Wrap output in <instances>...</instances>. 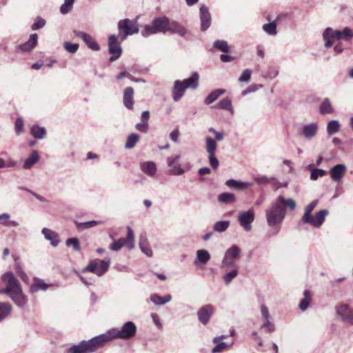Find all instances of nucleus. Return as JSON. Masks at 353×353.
Returning a JSON list of instances; mask_svg holds the SVG:
<instances>
[{
    "label": "nucleus",
    "instance_id": "obj_57",
    "mask_svg": "<svg viewBox=\"0 0 353 353\" xmlns=\"http://www.w3.org/2000/svg\"><path fill=\"white\" fill-rule=\"evenodd\" d=\"M136 128L137 130L145 133L148 130V123L142 121L141 123H139L136 125Z\"/></svg>",
    "mask_w": 353,
    "mask_h": 353
},
{
    "label": "nucleus",
    "instance_id": "obj_50",
    "mask_svg": "<svg viewBox=\"0 0 353 353\" xmlns=\"http://www.w3.org/2000/svg\"><path fill=\"white\" fill-rule=\"evenodd\" d=\"M64 48L66 51L70 53H75L79 49V45L77 43H72L71 42L66 41L64 43Z\"/></svg>",
    "mask_w": 353,
    "mask_h": 353
},
{
    "label": "nucleus",
    "instance_id": "obj_60",
    "mask_svg": "<svg viewBox=\"0 0 353 353\" xmlns=\"http://www.w3.org/2000/svg\"><path fill=\"white\" fill-rule=\"evenodd\" d=\"M261 314L265 320H268L270 317L268 309L265 305H262L261 307Z\"/></svg>",
    "mask_w": 353,
    "mask_h": 353
},
{
    "label": "nucleus",
    "instance_id": "obj_45",
    "mask_svg": "<svg viewBox=\"0 0 353 353\" xmlns=\"http://www.w3.org/2000/svg\"><path fill=\"white\" fill-rule=\"evenodd\" d=\"M100 223H101V221H90L88 222H84V223L75 222L77 228L78 230H81L94 227L95 225L100 224Z\"/></svg>",
    "mask_w": 353,
    "mask_h": 353
},
{
    "label": "nucleus",
    "instance_id": "obj_34",
    "mask_svg": "<svg viewBox=\"0 0 353 353\" xmlns=\"http://www.w3.org/2000/svg\"><path fill=\"white\" fill-rule=\"evenodd\" d=\"M30 134L36 139H41L46 134V129L38 125H33L30 129Z\"/></svg>",
    "mask_w": 353,
    "mask_h": 353
},
{
    "label": "nucleus",
    "instance_id": "obj_35",
    "mask_svg": "<svg viewBox=\"0 0 353 353\" xmlns=\"http://www.w3.org/2000/svg\"><path fill=\"white\" fill-rule=\"evenodd\" d=\"M12 305L9 303H0V321L3 320L11 312Z\"/></svg>",
    "mask_w": 353,
    "mask_h": 353
},
{
    "label": "nucleus",
    "instance_id": "obj_44",
    "mask_svg": "<svg viewBox=\"0 0 353 353\" xmlns=\"http://www.w3.org/2000/svg\"><path fill=\"white\" fill-rule=\"evenodd\" d=\"M139 139V136L137 134L132 133L130 134L128 138L125 145V148L131 149L133 148L137 144L138 140Z\"/></svg>",
    "mask_w": 353,
    "mask_h": 353
},
{
    "label": "nucleus",
    "instance_id": "obj_53",
    "mask_svg": "<svg viewBox=\"0 0 353 353\" xmlns=\"http://www.w3.org/2000/svg\"><path fill=\"white\" fill-rule=\"evenodd\" d=\"M66 245H72L73 250L75 251H79L81 249L80 244L77 238L68 239L66 241Z\"/></svg>",
    "mask_w": 353,
    "mask_h": 353
},
{
    "label": "nucleus",
    "instance_id": "obj_46",
    "mask_svg": "<svg viewBox=\"0 0 353 353\" xmlns=\"http://www.w3.org/2000/svg\"><path fill=\"white\" fill-rule=\"evenodd\" d=\"M230 225L229 221H220L215 223L214 225V230L218 232H225Z\"/></svg>",
    "mask_w": 353,
    "mask_h": 353
},
{
    "label": "nucleus",
    "instance_id": "obj_15",
    "mask_svg": "<svg viewBox=\"0 0 353 353\" xmlns=\"http://www.w3.org/2000/svg\"><path fill=\"white\" fill-rule=\"evenodd\" d=\"M214 307L208 304L201 307L197 312L199 321L203 325H206L214 313Z\"/></svg>",
    "mask_w": 353,
    "mask_h": 353
},
{
    "label": "nucleus",
    "instance_id": "obj_39",
    "mask_svg": "<svg viewBox=\"0 0 353 353\" xmlns=\"http://www.w3.org/2000/svg\"><path fill=\"white\" fill-rule=\"evenodd\" d=\"M280 17H277L275 21L264 24L263 26V29L265 32L270 35H274L276 34V21L279 20Z\"/></svg>",
    "mask_w": 353,
    "mask_h": 353
},
{
    "label": "nucleus",
    "instance_id": "obj_40",
    "mask_svg": "<svg viewBox=\"0 0 353 353\" xmlns=\"http://www.w3.org/2000/svg\"><path fill=\"white\" fill-rule=\"evenodd\" d=\"M196 259L199 263L205 265L210 259V254L205 250H199L196 252Z\"/></svg>",
    "mask_w": 353,
    "mask_h": 353
},
{
    "label": "nucleus",
    "instance_id": "obj_8",
    "mask_svg": "<svg viewBox=\"0 0 353 353\" xmlns=\"http://www.w3.org/2000/svg\"><path fill=\"white\" fill-rule=\"evenodd\" d=\"M285 215V210L275 203L266 211V218L270 226H274L282 222Z\"/></svg>",
    "mask_w": 353,
    "mask_h": 353
},
{
    "label": "nucleus",
    "instance_id": "obj_3",
    "mask_svg": "<svg viewBox=\"0 0 353 353\" xmlns=\"http://www.w3.org/2000/svg\"><path fill=\"white\" fill-rule=\"evenodd\" d=\"M317 203L318 201L314 200L305 207L304 214L301 221L303 223H309L312 226L319 228L325 221V216L329 214V211L326 209L321 210L316 213L315 216H312V212Z\"/></svg>",
    "mask_w": 353,
    "mask_h": 353
},
{
    "label": "nucleus",
    "instance_id": "obj_27",
    "mask_svg": "<svg viewBox=\"0 0 353 353\" xmlns=\"http://www.w3.org/2000/svg\"><path fill=\"white\" fill-rule=\"evenodd\" d=\"M141 170L149 176H153L156 173L157 167L154 162L148 161L141 165Z\"/></svg>",
    "mask_w": 353,
    "mask_h": 353
},
{
    "label": "nucleus",
    "instance_id": "obj_37",
    "mask_svg": "<svg viewBox=\"0 0 353 353\" xmlns=\"http://www.w3.org/2000/svg\"><path fill=\"white\" fill-rule=\"evenodd\" d=\"M49 285L42 280L38 279L34 283L32 284L30 288L31 293H35L39 290H46Z\"/></svg>",
    "mask_w": 353,
    "mask_h": 353
},
{
    "label": "nucleus",
    "instance_id": "obj_23",
    "mask_svg": "<svg viewBox=\"0 0 353 353\" xmlns=\"http://www.w3.org/2000/svg\"><path fill=\"white\" fill-rule=\"evenodd\" d=\"M38 35L36 33L32 34L30 36L29 40L19 46V48L22 52H30L37 44Z\"/></svg>",
    "mask_w": 353,
    "mask_h": 353
},
{
    "label": "nucleus",
    "instance_id": "obj_13",
    "mask_svg": "<svg viewBox=\"0 0 353 353\" xmlns=\"http://www.w3.org/2000/svg\"><path fill=\"white\" fill-rule=\"evenodd\" d=\"M336 312L343 321L353 325V307L348 304H341L336 307Z\"/></svg>",
    "mask_w": 353,
    "mask_h": 353
},
{
    "label": "nucleus",
    "instance_id": "obj_33",
    "mask_svg": "<svg viewBox=\"0 0 353 353\" xmlns=\"http://www.w3.org/2000/svg\"><path fill=\"white\" fill-rule=\"evenodd\" d=\"M39 160V155L37 151H33L31 155L25 161L23 168L28 170L32 167Z\"/></svg>",
    "mask_w": 353,
    "mask_h": 353
},
{
    "label": "nucleus",
    "instance_id": "obj_7",
    "mask_svg": "<svg viewBox=\"0 0 353 353\" xmlns=\"http://www.w3.org/2000/svg\"><path fill=\"white\" fill-rule=\"evenodd\" d=\"M118 30V37H119L121 41H123L126 39L128 36L138 33L139 29L137 21L125 19L119 21Z\"/></svg>",
    "mask_w": 353,
    "mask_h": 353
},
{
    "label": "nucleus",
    "instance_id": "obj_31",
    "mask_svg": "<svg viewBox=\"0 0 353 353\" xmlns=\"http://www.w3.org/2000/svg\"><path fill=\"white\" fill-rule=\"evenodd\" d=\"M225 92V90L224 89H216L212 91L205 99V103L207 105L212 103L215 101L219 97Z\"/></svg>",
    "mask_w": 353,
    "mask_h": 353
},
{
    "label": "nucleus",
    "instance_id": "obj_6",
    "mask_svg": "<svg viewBox=\"0 0 353 353\" xmlns=\"http://www.w3.org/2000/svg\"><path fill=\"white\" fill-rule=\"evenodd\" d=\"M169 19L167 17L154 18L150 25H145L142 32L143 37L157 34L158 32L165 33L169 26Z\"/></svg>",
    "mask_w": 353,
    "mask_h": 353
},
{
    "label": "nucleus",
    "instance_id": "obj_48",
    "mask_svg": "<svg viewBox=\"0 0 353 353\" xmlns=\"http://www.w3.org/2000/svg\"><path fill=\"white\" fill-rule=\"evenodd\" d=\"M214 47L225 53L229 52L230 51V48L228 45V43L225 41H215L214 43Z\"/></svg>",
    "mask_w": 353,
    "mask_h": 353
},
{
    "label": "nucleus",
    "instance_id": "obj_25",
    "mask_svg": "<svg viewBox=\"0 0 353 353\" xmlns=\"http://www.w3.org/2000/svg\"><path fill=\"white\" fill-rule=\"evenodd\" d=\"M199 79V74L197 72H194L190 78L181 81V82L183 83L186 88L195 89L198 87Z\"/></svg>",
    "mask_w": 353,
    "mask_h": 353
},
{
    "label": "nucleus",
    "instance_id": "obj_14",
    "mask_svg": "<svg viewBox=\"0 0 353 353\" xmlns=\"http://www.w3.org/2000/svg\"><path fill=\"white\" fill-rule=\"evenodd\" d=\"M110 262L101 261L99 263H90L85 270L94 273L98 276H102L108 269Z\"/></svg>",
    "mask_w": 353,
    "mask_h": 353
},
{
    "label": "nucleus",
    "instance_id": "obj_63",
    "mask_svg": "<svg viewBox=\"0 0 353 353\" xmlns=\"http://www.w3.org/2000/svg\"><path fill=\"white\" fill-rule=\"evenodd\" d=\"M234 265H235V263L232 260L229 261L228 259H226L225 257L224 258V259L223 261V266L229 268V267H233Z\"/></svg>",
    "mask_w": 353,
    "mask_h": 353
},
{
    "label": "nucleus",
    "instance_id": "obj_22",
    "mask_svg": "<svg viewBox=\"0 0 353 353\" xmlns=\"http://www.w3.org/2000/svg\"><path fill=\"white\" fill-rule=\"evenodd\" d=\"M186 89L185 85L181 82V81H175L172 92L173 99L175 101H178L183 97Z\"/></svg>",
    "mask_w": 353,
    "mask_h": 353
},
{
    "label": "nucleus",
    "instance_id": "obj_21",
    "mask_svg": "<svg viewBox=\"0 0 353 353\" xmlns=\"http://www.w3.org/2000/svg\"><path fill=\"white\" fill-rule=\"evenodd\" d=\"M167 32H169L172 34L175 33L179 34V36L183 37L187 33V30L184 26H183L178 22L175 21H170L169 20V26Z\"/></svg>",
    "mask_w": 353,
    "mask_h": 353
},
{
    "label": "nucleus",
    "instance_id": "obj_28",
    "mask_svg": "<svg viewBox=\"0 0 353 353\" xmlns=\"http://www.w3.org/2000/svg\"><path fill=\"white\" fill-rule=\"evenodd\" d=\"M320 113L321 114H331L334 112V108L328 98L324 99L319 107Z\"/></svg>",
    "mask_w": 353,
    "mask_h": 353
},
{
    "label": "nucleus",
    "instance_id": "obj_16",
    "mask_svg": "<svg viewBox=\"0 0 353 353\" xmlns=\"http://www.w3.org/2000/svg\"><path fill=\"white\" fill-rule=\"evenodd\" d=\"M73 32L77 37L81 38L91 50L97 51L100 49L99 45L90 34L77 30H74Z\"/></svg>",
    "mask_w": 353,
    "mask_h": 353
},
{
    "label": "nucleus",
    "instance_id": "obj_51",
    "mask_svg": "<svg viewBox=\"0 0 353 353\" xmlns=\"http://www.w3.org/2000/svg\"><path fill=\"white\" fill-rule=\"evenodd\" d=\"M46 25V21L41 17H37L32 25V29L36 30L43 28Z\"/></svg>",
    "mask_w": 353,
    "mask_h": 353
},
{
    "label": "nucleus",
    "instance_id": "obj_42",
    "mask_svg": "<svg viewBox=\"0 0 353 353\" xmlns=\"http://www.w3.org/2000/svg\"><path fill=\"white\" fill-rule=\"evenodd\" d=\"M151 301L156 305H163L168 302H169L171 299L170 295H167L165 296H160L157 294H154L151 296Z\"/></svg>",
    "mask_w": 353,
    "mask_h": 353
},
{
    "label": "nucleus",
    "instance_id": "obj_18",
    "mask_svg": "<svg viewBox=\"0 0 353 353\" xmlns=\"http://www.w3.org/2000/svg\"><path fill=\"white\" fill-rule=\"evenodd\" d=\"M201 30L205 31L211 24V16L208 8L205 6H202L200 8Z\"/></svg>",
    "mask_w": 353,
    "mask_h": 353
},
{
    "label": "nucleus",
    "instance_id": "obj_61",
    "mask_svg": "<svg viewBox=\"0 0 353 353\" xmlns=\"http://www.w3.org/2000/svg\"><path fill=\"white\" fill-rule=\"evenodd\" d=\"M261 328H265L268 332H270L274 330V325H272L269 320H266V322L262 325Z\"/></svg>",
    "mask_w": 353,
    "mask_h": 353
},
{
    "label": "nucleus",
    "instance_id": "obj_55",
    "mask_svg": "<svg viewBox=\"0 0 353 353\" xmlns=\"http://www.w3.org/2000/svg\"><path fill=\"white\" fill-rule=\"evenodd\" d=\"M237 274H238V271L236 269L225 274L223 276V280H224L225 283L227 284L230 283L232 281V279H234L237 276Z\"/></svg>",
    "mask_w": 353,
    "mask_h": 353
},
{
    "label": "nucleus",
    "instance_id": "obj_36",
    "mask_svg": "<svg viewBox=\"0 0 353 353\" xmlns=\"http://www.w3.org/2000/svg\"><path fill=\"white\" fill-rule=\"evenodd\" d=\"M236 197L234 194L230 193V192H224L222 194H220L218 196V201L221 203H232L234 201H235Z\"/></svg>",
    "mask_w": 353,
    "mask_h": 353
},
{
    "label": "nucleus",
    "instance_id": "obj_62",
    "mask_svg": "<svg viewBox=\"0 0 353 353\" xmlns=\"http://www.w3.org/2000/svg\"><path fill=\"white\" fill-rule=\"evenodd\" d=\"M179 130L178 129H176L174 130H173L170 134V139L173 141H177L178 140V138H179Z\"/></svg>",
    "mask_w": 353,
    "mask_h": 353
},
{
    "label": "nucleus",
    "instance_id": "obj_11",
    "mask_svg": "<svg viewBox=\"0 0 353 353\" xmlns=\"http://www.w3.org/2000/svg\"><path fill=\"white\" fill-rule=\"evenodd\" d=\"M206 142V151L209 154V162L213 169H216L219 167V160L215 157L217 145L212 137H208L205 139Z\"/></svg>",
    "mask_w": 353,
    "mask_h": 353
},
{
    "label": "nucleus",
    "instance_id": "obj_17",
    "mask_svg": "<svg viewBox=\"0 0 353 353\" xmlns=\"http://www.w3.org/2000/svg\"><path fill=\"white\" fill-rule=\"evenodd\" d=\"M180 159L179 154L172 156L168 159V166L170 168V173L174 175H181L184 170L179 166L178 161Z\"/></svg>",
    "mask_w": 353,
    "mask_h": 353
},
{
    "label": "nucleus",
    "instance_id": "obj_32",
    "mask_svg": "<svg viewBox=\"0 0 353 353\" xmlns=\"http://www.w3.org/2000/svg\"><path fill=\"white\" fill-rule=\"evenodd\" d=\"M279 206L288 207L290 210H294L296 208V203L292 199H285L283 196H279L276 201Z\"/></svg>",
    "mask_w": 353,
    "mask_h": 353
},
{
    "label": "nucleus",
    "instance_id": "obj_47",
    "mask_svg": "<svg viewBox=\"0 0 353 353\" xmlns=\"http://www.w3.org/2000/svg\"><path fill=\"white\" fill-rule=\"evenodd\" d=\"M340 125L337 121L333 120L327 123V132L330 135L335 134L339 130Z\"/></svg>",
    "mask_w": 353,
    "mask_h": 353
},
{
    "label": "nucleus",
    "instance_id": "obj_20",
    "mask_svg": "<svg viewBox=\"0 0 353 353\" xmlns=\"http://www.w3.org/2000/svg\"><path fill=\"white\" fill-rule=\"evenodd\" d=\"M134 89L127 87L123 92V104L129 110H132L134 106Z\"/></svg>",
    "mask_w": 353,
    "mask_h": 353
},
{
    "label": "nucleus",
    "instance_id": "obj_26",
    "mask_svg": "<svg viewBox=\"0 0 353 353\" xmlns=\"http://www.w3.org/2000/svg\"><path fill=\"white\" fill-rule=\"evenodd\" d=\"M225 185L230 188L236 190H245L250 186L248 182H239L234 179H229L225 182Z\"/></svg>",
    "mask_w": 353,
    "mask_h": 353
},
{
    "label": "nucleus",
    "instance_id": "obj_30",
    "mask_svg": "<svg viewBox=\"0 0 353 353\" xmlns=\"http://www.w3.org/2000/svg\"><path fill=\"white\" fill-rule=\"evenodd\" d=\"M317 132V125L311 123L303 127V133L305 138L310 139L315 136Z\"/></svg>",
    "mask_w": 353,
    "mask_h": 353
},
{
    "label": "nucleus",
    "instance_id": "obj_29",
    "mask_svg": "<svg viewBox=\"0 0 353 353\" xmlns=\"http://www.w3.org/2000/svg\"><path fill=\"white\" fill-rule=\"evenodd\" d=\"M304 299H303L299 305V307L301 310L305 311L310 305L312 301L311 293L309 290H305L303 292Z\"/></svg>",
    "mask_w": 353,
    "mask_h": 353
},
{
    "label": "nucleus",
    "instance_id": "obj_59",
    "mask_svg": "<svg viewBox=\"0 0 353 353\" xmlns=\"http://www.w3.org/2000/svg\"><path fill=\"white\" fill-rule=\"evenodd\" d=\"M10 216L8 213L0 214V224L7 225Z\"/></svg>",
    "mask_w": 353,
    "mask_h": 353
},
{
    "label": "nucleus",
    "instance_id": "obj_41",
    "mask_svg": "<svg viewBox=\"0 0 353 353\" xmlns=\"http://www.w3.org/2000/svg\"><path fill=\"white\" fill-rule=\"evenodd\" d=\"M240 249L237 245H232L230 248H229L225 253L226 259H234L239 257L240 255Z\"/></svg>",
    "mask_w": 353,
    "mask_h": 353
},
{
    "label": "nucleus",
    "instance_id": "obj_19",
    "mask_svg": "<svg viewBox=\"0 0 353 353\" xmlns=\"http://www.w3.org/2000/svg\"><path fill=\"white\" fill-rule=\"evenodd\" d=\"M346 172V167L343 164H338L331 168L330 174L331 178L335 181H339Z\"/></svg>",
    "mask_w": 353,
    "mask_h": 353
},
{
    "label": "nucleus",
    "instance_id": "obj_2",
    "mask_svg": "<svg viewBox=\"0 0 353 353\" xmlns=\"http://www.w3.org/2000/svg\"><path fill=\"white\" fill-rule=\"evenodd\" d=\"M137 332V326L132 321L126 322L120 330L111 329L105 334H101L105 345L113 339H132Z\"/></svg>",
    "mask_w": 353,
    "mask_h": 353
},
{
    "label": "nucleus",
    "instance_id": "obj_10",
    "mask_svg": "<svg viewBox=\"0 0 353 353\" xmlns=\"http://www.w3.org/2000/svg\"><path fill=\"white\" fill-rule=\"evenodd\" d=\"M108 48L109 52L112 55L110 58V61H114L121 57L122 53L121 42L115 34H112L108 37Z\"/></svg>",
    "mask_w": 353,
    "mask_h": 353
},
{
    "label": "nucleus",
    "instance_id": "obj_38",
    "mask_svg": "<svg viewBox=\"0 0 353 353\" xmlns=\"http://www.w3.org/2000/svg\"><path fill=\"white\" fill-rule=\"evenodd\" d=\"M217 108L219 109L228 110L232 114L234 112L232 101L228 97L221 99L217 104Z\"/></svg>",
    "mask_w": 353,
    "mask_h": 353
},
{
    "label": "nucleus",
    "instance_id": "obj_52",
    "mask_svg": "<svg viewBox=\"0 0 353 353\" xmlns=\"http://www.w3.org/2000/svg\"><path fill=\"white\" fill-rule=\"evenodd\" d=\"M326 174V172L324 170L315 168L311 172L310 178L312 180H316L319 176H323Z\"/></svg>",
    "mask_w": 353,
    "mask_h": 353
},
{
    "label": "nucleus",
    "instance_id": "obj_5",
    "mask_svg": "<svg viewBox=\"0 0 353 353\" xmlns=\"http://www.w3.org/2000/svg\"><path fill=\"white\" fill-rule=\"evenodd\" d=\"M325 41V48H330L333 46V40H341L348 41L353 38V31L348 27L345 28L342 31L333 30L331 28H327L323 34Z\"/></svg>",
    "mask_w": 353,
    "mask_h": 353
},
{
    "label": "nucleus",
    "instance_id": "obj_12",
    "mask_svg": "<svg viewBox=\"0 0 353 353\" xmlns=\"http://www.w3.org/2000/svg\"><path fill=\"white\" fill-rule=\"evenodd\" d=\"M238 220L243 229L249 232L252 230V223L254 220V212L253 209L248 211H242L239 213Z\"/></svg>",
    "mask_w": 353,
    "mask_h": 353
},
{
    "label": "nucleus",
    "instance_id": "obj_54",
    "mask_svg": "<svg viewBox=\"0 0 353 353\" xmlns=\"http://www.w3.org/2000/svg\"><path fill=\"white\" fill-rule=\"evenodd\" d=\"M23 121L21 118H17L15 121L14 129L17 135L23 132Z\"/></svg>",
    "mask_w": 353,
    "mask_h": 353
},
{
    "label": "nucleus",
    "instance_id": "obj_24",
    "mask_svg": "<svg viewBox=\"0 0 353 353\" xmlns=\"http://www.w3.org/2000/svg\"><path fill=\"white\" fill-rule=\"evenodd\" d=\"M42 233L46 239L50 241L51 244L53 246H57L59 244V236L55 232L48 228H43L42 230Z\"/></svg>",
    "mask_w": 353,
    "mask_h": 353
},
{
    "label": "nucleus",
    "instance_id": "obj_56",
    "mask_svg": "<svg viewBox=\"0 0 353 353\" xmlns=\"http://www.w3.org/2000/svg\"><path fill=\"white\" fill-rule=\"evenodd\" d=\"M252 74V71L250 69L245 70L240 77L239 78V81L240 82H248L250 80Z\"/></svg>",
    "mask_w": 353,
    "mask_h": 353
},
{
    "label": "nucleus",
    "instance_id": "obj_64",
    "mask_svg": "<svg viewBox=\"0 0 353 353\" xmlns=\"http://www.w3.org/2000/svg\"><path fill=\"white\" fill-rule=\"evenodd\" d=\"M20 278L21 279L25 282V283H28V281H29V278L28 276V275L26 274V272L23 270L21 271V272L17 274Z\"/></svg>",
    "mask_w": 353,
    "mask_h": 353
},
{
    "label": "nucleus",
    "instance_id": "obj_43",
    "mask_svg": "<svg viewBox=\"0 0 353 353\" xmlns=\"http://www.w3.org/2000/svg\"><path fill=\"white\" fill-rule=\"evenodd\" d=\"M139 246L141 251L145 253L148 256L152 255V250L147 245V240L145 236H141L139 239Z\"/></svg>",
    "mask_w": 353,
    "mask_h": 353
},
{
    "label": "nucleus",
    "instance_id": "obj_1",
    "mask_svg": "<svg viewBox=\"0 0 353 353\" xmlns=\"http://www.w3.org/2000/svg\"><path fill=\"white\" fill-rule=\"evenodd\" d=\"M1 280L5 288L0 290V294L8 295L18 306L23 307L27 303V299L23 294L19 279L12 272H6L1 276Z\"/></svg>",
    "mask_w": 353,
    "mask_h": 353
},
{
    "label": "nucleus",
    "instance_id": "obj_49",
    "mask_svg": "<svg viewBox=\"0 0 353 353\" xmlns=\"http://www.w3.org/2000/svg\"><path fill=\"white\" fill-rule=\"evenodd\" d=\"M74 2V0H65L60 8V12L63 14L68 13L72 10Z\"/></svg>",
    "mask_w": 353,
    "mask_h": 353
},
{
    "label": "nucleus",
    "instance_id": "obj_4",
    "mask_svg": "<svg viewBox=\"0 0 353 353\" xmlns=\"http://www.w3.org/2000/svg\"><path fill=\"white\" fill-rule=\"evenodd\" d=\"M105 345L101 334L70 347L67 353H92Z\"/></svg>",
    "mask_w": 353,
    "mask_h": 353
},
{
    "label": "nucleus",
    "instance_id": "obj_58",
    "mask_svg": "<svg viewBox=\"0 0 353 353\" xmlns=\"http://www.w3.org/2000/svg\"><path fill=\"white\" fill-rule=\"evenodd\" d=\"M227 347V345L225 343L222 342L217 344L212 350V353H218L223 351L224 349Z\"/></svg>",
    "mask_w": 353,
    "mask_h": 353
},
{
    "label": "nucleus",
    "instance_id": "obj_9",
    "mask_svg": "<svg viewBox=\"0 0 353 353\" xmlns=\"http://www.w3.org/2000/svg\"><path fill=\"white\" fill-rule=\"evenodd\" d=\"M123 247H126L129 250H131L134 247V235L130 226L127 227L126 239L121 238L118 240L113 239V242L110 245L109 248L112 251H119Z\"/></svg>",
    "mask_w": 353,
    "mask_h": 353
}]
</instances>
